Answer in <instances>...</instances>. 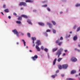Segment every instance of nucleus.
I'll use <instances>...</instances> for the list:
<instances>
[{"label":"nucleus","instance_id":"nucleus-7","mask_svg":"<svg viewBox=\"0 0 80 80\" xmlns=\"http://www.w3.org/2000/svg\"><path fill=\"white\" fill-rule=\"evenodd\" d=\"M62 67L64 69H67L68 67V64H63L62 65Z\"/></svg>","mask_w":80,"mask_h":80},{"label":"nucleus","instance_id":"nucleus-45","mask_svg":"<svg viewBox=\"0 0 80 80\" xmlns=\"http://www.w3.org/2000/svg\"><path fill=\"white\" fill-rule=\"evenodd\" d=\"M61 76L62 77H63L65 76V75L64 74H61Z\"/></svg>","mask_w":80,"mask_h":80},{"label":"nucleus","instance_id":"nucleus-43","mask_svg":"<svg viewBox=\"0 0 80 80\" xmlns=\"http://www.w3.org/2000/svg\"><path fill=\"white\" fill-rule=\"evenodd\" d=\"M5 7H6V5L5 4H4L3 5V8H5Z\"/></svg>","mask_w":80,"mask_h":80},{"label":"nucleus","instance_id":"nucleus-17","mask_svg":"<svg viewBox=\"0 0 80 80\" xmlns=\"http://www.w3.org/2000/svg\"><path fill=\"white\" fill-rule=\"evenodd\" d=\"M47 24L48 25H49V27H50V28H52V24H50V23H49V22H47Z\"/></svg>","mask_w":80,"mask_h":80},{"label":"nucleus","instance_id":"nucleus-3","mask_svg":"<svg viewBox=\"0 0 80 80\" xmlns=\"http://www.w3.org/2000/svg\"><path fill=\"white\" fill-rule=\"evenodd\" d=\"M56 43H57V44H58V45L59 46H60V45L62 44V42H60V39H59L56 41Z\"/></svg>","mask_w":80,"mask_h":80},{"label":"nucleus","instance_id":"nucleus-59","mask_svg":"<svg viewBox=\"0 0 80 80\" xmlns=\"http://www.w3.org/2000/svg\"><path fill=\"white\" fill-rule=\"evenodd\" d=\"M79 76H80V72L79 74Z\"/></svg>","mask_w":80,"mask_h":80},{"label":"nucleus","instance_id":"nucleus-31","mask_svg":"<svg viewBox=\"0 0 80 80\" xmlns=\"http://www.w3.org/2000/svg\"><path fill=\"white\" fill-rule=\"evenodd\" d=\"M80 6V3L79 4H77V5H76V7H79Z\"/></svg>","mask_w":80,"mask_h":80},{"label":"nucleus","instance_id":"nucleus-39","mask_svg":"<svg viewBox=\"0 0 80 80\" xmlns=\"http://www.w3.org/2000/svg\"><path fill=\"white\" fill-rule=\"evenodd\" d=\"M76 27H77V26L75 25L74 26L73 28V29H75L76 28Z\"/></svg>","mask_w":80,"mask_h":80},{"label":"nucleus","instance_id":"nucleus-8","mask_svg":"<svg viewBox=\"0 0 80 80\" xmlns=\"http://www.w3.org/2000/svg\"><path fill=\"white\" fill-rule=\"evenodd\" d=\"M33 2V1L32 0H26L25 1L26 2H29L30 3H32V2Z\"/></svg>","mask_w":80,"mask_h":80},{"label":"nucleus","instance_id":"nucleus-11","mask_svg":"<svg viewBox=\"0 0 80 80\" xmlns=\"http://www.w3.org/2000/svg\"><path fill=\"white\" fill-rule=\"evenodd\" d=\"M38 24L39 25H41V26H44V23L42 22H39Z\"/></svg>","mask_w":80,"mask_h":80},{"label":"nucleus","instance_id":"nucleus-40","mask_svg":"<svg viewBox=\"0 0 80 80\" xmlns=\"http://www.w3.org/2000/svg\"><path fill=\"white\" fill-rule=\"evenodd\" d=\"M50 32V30L48 29L46 31V32Z\"/></svg>","mask_w":80,"mask_h":80},{"label":"nucleus","instance_id":"nucleus-21","mask_svg":"<svg viewBox=\"0 0 80 80\" xmlns=\"http://www.w3.org/2000/svg\"><path fill=\"white\" fill-rule=\"evenodd\" d=\"M21 40L22 41V42H23V43L24 44V46H25L26 45L25 44H26V42H25V41L23 39H22Z\"/></svg>","mask_w":80,"mask_h":80},{"label":"nucleus","instance_id":"nucleus-5","mask_svg":"<svg viewBox=\"0 0 80 80\" xmlns=\"http://www.w3.org/2000/svg\"><path fill=\"white\" fill-rule=\"evenodd\" d=\"M71 62H76L77 61V59L75 57H72L71 58Z\"/></svg>","mask_w":80,"mask_h":80},{"label":"nucleus","instance_id":"nucleus-25","mask_svg":"<svg viewBox=\"0 0 80 80\" xmlns=\"http://www.w3.org/2000/svg\"><path fill=\"white\" fill-rule=\"evenodd\" d=\"M52 23H53V25H56V23H55V21H52Z\"/></svg>","mask_w":80,"mask_h":80},{"label":"nucleus","instance_id":"nucleus-16","mask_svg":"<svg viewBox=\"0 0 80 80\" xmlns=\"http://www.w3.org/2000/svg\"><path fill=\"white\" fill-rule=\"evenodd\" d=\"M57 61V58H55L53 61V65H54L56 63V61Z\"/></svg>","mask_w":80,"mask_h":80},{"label":"nucleus","instance_id":"nucleus-12","mask_svg":"<svg viewBox=\"0 0 80 80\" xmlns=\"http://www.w3.org/2000/svg\"><path fill=\"white\" fill-rule=\"evenodd\" d=\"M36 48L37 49L38 51H40V48H39V47L38 46H36Z\"/></svg>","mask_w":80,"mask_h":80},{"label":"nucleus","instance_id":"nucleus-46","mask_svg":"<svg viewBox=\"0 0 80 80\" xmlns=\"http://www.w3.org/2000/svg\"><path fill=\"white\" fill-rule=\"evenodd\" d=\"M8 17V18H9V19H10V18H11V16H9Z\"/></svg>","mask_w":80,"mask_h":80},{"label":"nucleus","instance_id":"nucleus-44","mask_svg":"<svg viewBox=\"0 0 80 80\" xmlns=\"http://www.w3.org/2000/svg\"><path fill=\"white\" fill-rule=\"evenodd\" d=\"M56 73H58L59 72V70H58L56 72Z\"/></svg>","mask_w":80,"mask_h":80},{"label":"nucleus","instance_id":"nucleus-6","mask_svg":"<svg viewBox=\"0 0 80 80\" xmlns=\"http://www.w3.org/2000/svg\"><path fill=\"white\" fill-rule=\"evenodd\" d=\"M31 58H32L33 60H36V59L38 58V56L37 55H35L34 57H32Z\"/></svg>","mask_w":80,"mask_h":80},{"label":"nucleus","instance_id":"nucleus-60","mask_svg":"<svg viewBox=\"0 0 80 80\" xmlns=\"http://www.w3.org/2000/svg\"><path fill=\"white\" fill-rule=\"evenodd\" d=\"M26 48H28V46H27Z\"/></svg>","mask_w":80,"mask_h":80},{"label":"nucleus","instance_id":"nucleus-19","mask_svg":"<svg viewBox=\"0 0 80 80\" xmlns=\"http://www.w3.org/2000/svg\"><path fill=\"white\" fill-rule=\"evenodd\" d=\"M21 17L25 18H28V16L24 15H21Z\"/></svg>","mask_w":80,"mask_h":80},{"label":"nucleus","instance_id":"nucleus-10","mask_svg":"<svg viewBox=\"0 0 80 80\" xmlns=\"http://www.w3.org/2000/svg\"><path fill=\"white\" fill-rule=\"evenodd\" d=\"M76 73V71L75 70H72L71 71V74H74Z\"/></svg>","mask_w":80,"mask_h":80},{"label":"nucleus","instance_id":"nucleus-41","mask_svg":"<svg viewBox=\"0 0 80 80\" xmlns=\"http://www.w3.org/2000/svg\"><path fill=\"white\" fill-rule=\"evenodd\" d=\"M60 40H63V37H61L60 38Z\"/></svg>","mask_w":80,"mask_h":80},{"label":"nucleus","instance_id":"nucleus-2","mask_svg":"<svg viewBox=\"0 0 80 80\" xmlns=\"http://www.w3.org/2000/svg\"><path fill=\"white\" fill-rule=\"evenodd\" d=\"M19 6H27V4L25 2H21L19 4Z\"/></svg>","mask_w":80,"mask_h":80},{"label":"nucleus","instance_id":"nucleus-49","mask_svg":"<svg viewBox=\"0 0 80 80\" xmlns=\"http://www.w3.org/2000/svg\"><path fill=\"white\" fill-rule=\"evenodd\" d=\"M65 53H64L63 54V56H65Z\"/></svg>","mask_w":80,"mask_h":80},{"label":"nucleus","instance_id":"nucleus-38","mask_svg":"<svg viewBox=\"0 0 80 80\" xmlns=\"http://www.w3.org/2000/svg\"><path fill=\"white\" fill-rule=\"evenodd\" d=\"M41 48L42 50H43V49H44V48H43V46H42L41 47Z\"/></svg>","mask_w":80,"mask_h":80},{"label":"nucleus","instance_id":"nucleus-34","mask_svg":"<svg viewBox=\"0 0 80 80\" xmlns=\"http://www.w3.org/2000/svg\"><path fill=\"white\" fill-rule=\"evenodd\" d=\"M47 10H48V11L49 12H50L51 10H50V8H47Z\"/></svg>","mask_w":80,"mask_h":80},{"label":"nucleus","instance_id":"nucleus-22","mask_svg":"<svg viewBox=\"0 0 80 80\" xmlns=\"http://www.w3.org/2000/svg\"><path fill=\"white\" fill-rule=\"evenodd\" d=\"M58 67L60 70H61V69H62V66L60 65H58Z\"/></svg>","mask_w":80,"mask_h":80},{"label":"nucleus","instance_id":"nucleus-35","mask_svg":"<svg viewBox=\"0 0 80 80\" xmlns=\"http://www.w3.org/2000/svg\"><path fill=\"white\" fill-rule=\"evenodd\" d=\"M42 7H47V4L43 5L42 6Z\"/></svg>","mask_w":80,"mask_h":80},{"label":"nucleus","instance_id":"nucleus-15","mask_svg":"<svg viewBox=\"0 0 80 80\" xmlns=\"http://www.w3.org/2000/svg\"><path fill=\"white\" fill-rule=\"evenodd\" d=\"M32 39L33 41H32L33 43H34V40H36V38L32 37Z\"/></svg>","mask_w":80,"mask_h":80},{"label":"nucleus","instance_id":"nucleus-48","mask_svg":"<svg viewBox=\"0 0 80 80\" xmlns=\"http://www.w3.org/2000/svg\"><path fill=\"white\" fill-rule=\"evenodd\" d=\"M29 52H33V51H32V50H30Z\"/></svg>","mask_w":80,"mask_h":80},{"label":"nucleus","instance_id":"nucleus-13","mask_svg":"<svg viewBox=\"0 0 80 80\" xmlns=\"http://www.w3.org/2000/svg\"><path fill=\"white\" fill-rule=\"evenodd\" d=\"M27 22L29 24H30V25L32 24V22L30 20L28 19V21H27Z\"/></svg>","mask_w":80,"mask_h":80},{"label":"nucleus","instance_id":"nucleus-32","mask_svg":"<svg viewBox=\"0 0 80 80\" xmlns=\"http://www.w3.org/2000/svg\"><path fill=\"white\" fill-rule=\"evenodd\" d=\"M79 30H80V27L78 28L77 32H78Z\"/></svg>","mask_w":80,"mask_h":80},{"label":"nucleus","instance_id":"nucleus-18","mask_svg":"<svg viewBox=\"0 0 80 80\" xmlns=\"http://www.w3.org/2000/svg\"><path fill=\"white\" fill-rule=\"evenodd\" d=\"M58 50V48H54L52 49L53 52H55V51H57Z\"/></svg>","mask_w":80,"mask_h":80},{"label":"nucleus","instance_id":"nucleus-57","mask_svg":"<svg viewBox=\"0 0 80 80\" xmlns=\"http://www.w3.org/2000/svg\"><path fill=\"white\" fill-rule=\"evenodd\" d=\"M1 13L2 14V15H3V12H2Z\"/></svg>","mask_w":80,"mask_h":80},{"label":"nucleus","instance_id":"nucleus-20","mask_svg":"<svg viewBox=\"0 0 80 80\" xmlns=\"http://www.w3.org/2000/svg\"><path fill=\"white\" fill-rule=\"evenodd\" d=\"M62 58H59L58 60L57 61L58 62H60L62 60Z\"/></svg>","mask_w":80,"mask_h":80},{"label":"nucleus","instance_id":"nucleus-1","mask_svg":"<svg viewBox=\"0 0 80 80\" xmlns=\"http://www.w3.org/2000/svg\"><path fill=\"white\" fill-rule=\"evenodd\" d=\"M63 51V49L60 48L58 50L56 54V55H58V58L60 57V56L62 54V52Z\"/></svg>","mask_w":80,"mask_h":80},{"label":"nucleus","instance_id":"nucleus-64","mask_svg":"<svg viewBox=\"0 0 80 80\" xmlns=\"http://www.w3.org/2000/svg\"><path fill=\"white\" fill-rule=\"evenodd\" d=\"M70 35H69V37H70Z\"/></svg>","mask_w":80,"mask_h":80},{"label":"nucleus","instance_id":"nucleus-47","mask_svg":"<svg viewBox=\"0 0 80 80\" xmlns=\"http://www.w3.org/2000/svg\"><path fill=\"white\" fill-rule=\"evenodd\" d=\"M36 11H36L35 10H33V12H36Z\"/></svg>","mask_w":80,"mask_h":80},{"label":"nucleus","instance_id":"nucleus-36","mask_svg":"<svg viewBox=\"0 0 80 80\" xmlns=\"http://www.w3.org/2000/svg\"><path fill=\"white\" fill-rule=\"evenodd\" d=\"M13 15L14 16H17V13H16L15 12H14L13 13Z\"/></svg>","mask_w":80,"mask_h":80},{"label":"nucleus","instance_id":"nucleus-61","mask_svg":"<svg viewBox=\"0 0 80 80\" xmlns=\"http://www.w3.org/2000/svg\"><path fill=\"white\" fill-rule=\"evenodd\" d=\"M5 23H7V22H6V21H5Z\"/></svg>","mask_w":80,"mask_h":80},{"label":"nucleus","instance_id":"nucleus-42","mask_svg":"<svg viewBox=\"0 0 80 80\" xmlns=\"http://www.w3.org/2000/svg\"><path fill=\"white\" fill-rule=\"evenodd\" d=\"M67 80H73V79H72L71 78H68Z\"/></svg>","mask_w":80,"mask_h":80},{"label":"nucleus","instance_id":"nucleus-29","mask_svg":"<svg viewBox=\"0 0 80 80\" xmlns=\"http://www.w3.org/2000/svg\"><path fill=\"white\" fill-rule=\"evenodd\" d=\"M22 20V17H19L18 18V20Z\"/></svg>","mask_w":80,"mask_h":80},{"label":"nucleus","instance_id":"nucleus-52","mask_svg":"<svg viewBox=\"0 0 80 80\" xmlns=\"http://www.w3.org/2000/svg\"><path fill=\"white\" fill-rule=\"evenodd\" d=\"M23 8H21V10H23Z\"/></svg>","mask_w":80,"mask_h":80},{"label":"nucleus","instance_id":"nucleus-55","mask_svg":"<svg viewBox=\"0 0 80 80\" xmlns=\"http://www.w3.org/2000/svg\"><path fill=\"white\" fill-rule=\"evenodd\" d=\"M61 14H62V13H63V12H60Z\"/></svg>","mask_w":80,"mask_h":80},{"label":"nucleus","instance_id":"nucleus-33","mask_svg":"<svg viewBox=\"0 0 80 80\" xmlns=\"http://www.w3.org/2000/svg\"><path fill=\"white\" fill-rule=\"evenodd\" d=\"M75 50H76V51H78V52H80V50L79 49H77V48H75Z\"/></svg>","mask_w":80,"mask_h":80},{"label":"nucleus","instance_id":"nucleus-63","mask_svg":"<svg viewBox=\"0 0 80 80\" xmlns=\"http://www.w3.org/2000/svg\"><path fill=\"white\" fill-rule=\"evenodd\" d=\"M79 72H80V69H79Z\"/></svg>","mask_w":80,"mask_h":80},{"label":"nucleus","instance_id":"nucleus-4","mask_svg":"<svg viewBox=\"0 0 80 80\" xmlns=\"http://www.w3.org/2000/svg\"><path fill=\"white\" fill-rule=\"evenodd\" d=\"M12 32L14 33V34L17 35L18 37H19V33H18V32H17V31L16 29L12 30Z\"/></svg>","mask_w":80,"mask_h":80},{"label":"nucleus","instance_id":"nucleus-62","mask_svg":"<svg viewBox=\"0 0 80 80\" xmlns=\"http://www.w3.org/2000/svg\"><path fill=\"white\" fill-rule=\"evenodd\" d=\"M48 57H49V55H48Z\"/></svg>","mask_w":80,"mask_h":80},{"label":"nucleus","instance_id":"nucleus-26","mask_svg":"<svg viewBox=\"0 0 80 80\" xmlns=\"http://www.w3.org/2000/svg\"><path fill=\"white\" fill-rule=\"evenodd\" d=\"M27 35L28 37H31L30 33H29L28 32L27 33Z\"/></svg>","mask_w":80,"mask_h":80},{"label":"nucleus","instance_id":"nucleus-56","mask_svg":"<svg viewBox=\"0 0 80 80\" xmlns=\"http://www.w3.org/2000/svg\"><path fill=\"white\" fill-rule=\"evenodd\" d=\"M32 46H33V47H34V46H35V44H33L32 45Z\"/></svg>","mask_w":80,"mask_h":80},{"label":"nucleus","instance_id":"nucleus-23","mask_svg":"<svg viewBox=\"0 0 80 80\" xmlns=\"http://www.w3.org/2000/svg\"><path fill=\"white\" fill-rule=\"evenodd\" d=\"M4 12H9V11L8 10V9H6L4 10Z\"/></svg>","mask_w":80,"mask_h":80},{"label":"nucleus","instance_id":"nucleus-37","mask_svg":"<svg viewBox=\"0 0 80 80\" xmlns=\"http://www.w3.org/2000/svg\"><path fill=\"white\" fill-rule=\"evenodd\" d=\"M44 34L46 35V37H47V36H48V35L47 34V33H46V32H44Z\"/></svg>","mask_w":80,"mask_h":80},{"label":"nucleus","instance_id":"nucleus-24","mask_svg":"<svg viewBox=\"0 0 80 80\" xmlns=\"http://www.w3.org/2000/svg\"><path fill=\"white\" fill-rule=\"evenodd\" d=\"M56 76H57V74H55V75H52L51 77L52 78H55Z\"/></svg>","mask_w":80,"mask_h":80},{"label":"nucleus","instance_id":"nucleus-28","mask_svg":"<svg viewBox=\"0 0 80 80\" xmlns=\"http://www.w3.org/2000/svg\"><path fill=\"white\" fill-rule=\"evenodd\" d=\"M52 32L54 33H56V30H55V29H53Z\"/></svg>","mask_w":80,"mask_h":80},{"label":"nucleus","instance_id":"nucleus-58","mask_svg":"<svg viewBox=\"0 0 80 80\" xmlns=\"http://www.w3.org/2000/svg\"><path fill=\"white\" fill-rule=\"evenodd\" d=\"M72 31L70 32V33H72Z\"/></svg>","mask_w":80,"mask_h":80},{"label":"nucleus","instance_id":"nucleus-27","mask_svg":"<svg viewBox=\"0 0 80 80\" xmlns=\"http://www.w3.org/2000/svg\"><path fill=\"white\" fill-rule=\"evenodd\" d=\"M17 23H18V24H20L21 23V22L20 21H16Z\"/></svg>","mask_w":80,"mask_h":80},{"label":"nucleus","instance_id":"nucleus-53","mask_svg":"<svg viewBox=\"0 0 80 80\" xmlns=\"http://www.w3.org/2000/svg\"><path fill=\"white\" fill-rule=\"evenodd\" d=\"M78 46L79 47H80V44H79L78 45Z\"/></svg>","mask_w":80,"mask_h":80},{"label":"nucleus","instance_id":"nucleus-54","mask_svg":"<svg viewBox=\"0 0 80 80\" xmlns=\"http://www.w3.org/2000/svg\"><path fill=\"white\" fill-rule=\"evenodd\" d=\"M19 43H18V42H17V45H18Z\"/></svg>","mask_w":80,"mask_h":80},{"label":"nucleus","instance_id":"nucleus-51","mask_svg":"<svg viewBox=\"0 0 80 80\" xmlns=\"http://www.w3.org/2000/svg\"><path fill=\"white\" fill-rule=\"evenodd\" d=\"M65 52H67V50H65Z\"/></svg>","mask_w":80,"mask_h":80},{"label":"nucleus","instance_id":"nucleus-30","mask_svg":"<svg viewBox=\"0 0 80 80\" xmlns=\"http://www.w3.org/2000/svg\"><path fill=\"white\" fill-rule=\"evenodd\" d=\"M44 50V51H45V52H48V49H47V48H45Z\"/></svg>","mask_w":80,"mask_h":80},{"label":"nucleus","instance_id":"nucleus-50","mask_svg":"<svg viewBox=\"0 0 80 80\" xmlns=\"http://www.w3.org/2000/svg\"><path fill=\"white\" fill-rule=\"evenodd\" d=\"M21 35H24V34L23 33H21Z\"/></svg>","mask_w":80,"mask_h":80},{"label":"nucleus","instance_id":"nucleus-9","mask_svg":"<svg viewBox=\"0 0 80 80\" xmlns=\"http://www.w3.org/2000/svg\"><path fill=\"white\" fill-rule=\"evenodd\" d=\"M77 38H78L77 36L76 35L73 37V40H74V41H75V40H77Z\"/></svg>","mask_w":80,"mask_h":80},{"label":"nucleus","instance_id":"nucleus-14","mask_svg":"<svg viewBox=\"0 0 80 80\" xmlns=\"http://www.w3.org/2000/svg\"><path fill=\"white\" fill-rule=\"evenodd\" d=\"M36 43L38 45H39L41 44V42L40 41H38L36 42Z\"/></svg>","mask_w":80,"mask_h":80}]
</instances>
